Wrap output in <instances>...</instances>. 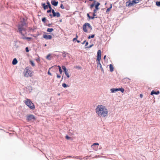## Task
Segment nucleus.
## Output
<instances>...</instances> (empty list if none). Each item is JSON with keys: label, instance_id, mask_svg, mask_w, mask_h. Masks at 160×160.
<instances>
[{"label": "nucleus", "instance_id": "nucleus-30", "mask_svg": "<svg viewBox=\"0 0 160 160\" xmlns=\"http://www.w3.org/2000/svg\"><path fill=\"white\" fill-rule=\"evenodd\" d=\"M29 62H30V64H31V65L32 67H34L35 66V64L34 62L33 61H32V60H30L29 61Z\"/></svg>", "mask_w": 160, "mask_h": 160}, {"label": "nucleus", "instance_id": "nucleus-34", "mask_svg": "<svg viewBox=\"0 0 160 160\" xmlns=\"http://www.w3.org/2000/svg\"><path fill=\"white\" fill-rule=\"evenodd\" d=\"M118 91H121L122 93H123L124 91V89L122 88H118Z\"/></svg>", "mask_w": 160, "mask_h": 160}, {"label": "nucleus", "instance_id": "nucleus-8", "mask_svg": "<svg viewBox=\"0 0 160 160\" xmlns=\"http://www.w3.org/2000/svg\"><path fill=\"white\" fill-rule=\"evenodd\" d=\"M101 56V51L100 50H98V51L97 55V60L98 61V62H100V60Z\"/></svg>", "mask_w": 160, "mask_h": 160}, {"label": "nucleus", "instance_id": "nucleus-47", "mask_svg": "<svg viewBox=\"0 0 160 160\" xmlns=\"http://www.w3.org/2000/svg\"><path fill=\"white\" fill-rule=\"evenodd\" d=\"M95 18H97V17H95V16H93L92 17H90V19H93Z\"/></svg>", "mask_w": 160, "mask_h": 160}, {"label": "nucleus", "instance_id": "nucleus-39", "mask_svg": "<svg viewBox=\"0 0 160 160\" xmlns=\"http://www.w3.org/2000/svg\"><path fill=\"white\" fill-rule=\"evenodd\" d=\"M25 49L26 52H28L29 51L28 47H26Z\"/></svg>", "mask_w": 160, "mask_h": 160}, {"label": "nucleus", "instance_id": "nucleus-25", "mask_svg": "<svg viewBox=\"0 0 160 160\" xmlns=\"http://www.w3.org/2000/svg\"><path fill=\"white\" fill-rule=\"evenodd\" d=\"M42 21L44 23H45L47 21L49 22L48 20H47L45 17H44L42 18Z\"/></svg>", "mask_w": 160, "mask_h": 160}, {"label": "nucleus", "instance_id": "nucleus-59", "mask_svg": "<svg viewBox=\"0 0 160 160\" xmlns=\"http://www.w3.org/2000/svg\"><path fill=\"white\" fill-rule=\"evenodd\" d=\"M76 41H77V42L78 43H80V40H78L77 39V40H76Z\"/></svg>", "mask_w": 160, "mask_h": 160}, {"label": "nucleus", "instance_id": "nucleus-36", "mask_svg": "<svg viewBox=\"0 0 160 160\" xmlns=\"http://www.w3.org/2000/svg\"><path fill=\"white\" fill-rule=\"evenodd\" d=\"M156 3L157 6L160 7V1H157Z\"/></svg>", "mask_w": 160, "mask_h": 160}, {"label": "nucleus", "instance_id": "nucleus-62", "mask_svg": "<svg viewBox=\"0 0 160 160\" xmlns=\"http://www.w3.org/2000/svg\"><path fill=\"white\" fill-rule=\"evenodd\" d=\"M15 46H16V48H18V45H15Z\"/></svg>", "mask_w": 160, "mask_h": 160}, {"label": "nucleus", "instance_id": "nucleus-16", "mask_svg": "<svg viewBox=\"0 0 160 160\" xmlns=\"http://www.w3.org/2000/svg\"><path fill=\"white\" fill-rule=\"evenodd\" d=\"M54 17H57V18L59 17L60 16V13L58 12H55L53 14Z\"/></svg>", "mask_w": 160, "mask_h": 160}, {"label": "nucleus", "instance_id": "nucleus-58", "mask_svg": "<svg viewBox=\"0 0 160 160\" xmlns=\"http://www.w3.org/2000/svg\"><path fill=\"white\" fill-rule=\"evenodd\" d=\"M143 96V95H142V94H140V97L141 98H142Z\"/></svg>", "mask_w": 160, "mask_h": 160}, {"label": "nucleus", "instance_id": "nucleus-10", "mask_svg": "<svg viewBox=\"0 0 160 160\" xmlns=\"http://www.w3.org/2000/svg\"><path fill=\"white\" fill-rule=\"evenodd\" d=\"M24 102L25 104L28 106L29 105H30V103L32 102L30 99L28 98H27L26 100H24Z\"/></svg>", "mask_w": 160, "mask_h": 160}, {"label": "nucleus", "instance_id": "nucleus-24", "mask_svg": "<svg viewBox=\"0 0 160 160\" xmlns=\"http://www.w3.org/2000/svg\"><path fill=\"white\" fill-rule=\"evenodd\" d=\"M98 67H99L101 69V71L102 72H104V70L102 67V66L100 63V62H98L97 63Z\"/></svg>", "mask_w": 160, "mask_h": 160}, {"label": "nucleus", "instance_id": "nucleus-32", "mask_svg": "<svg viewBox=\"0 0 160 160\" xmlns=\"http://www.w3.org/2000/svg\"><path fill=\"white\" fill-rule=\"evenodd\" d=\"M46 4H47V5L48 6V7H50V6H51V5L50 4V2L48 1V0H47L46 2Z\"/></svg>", "mask_w": 160, "mask_h": 160}, {"label": "nucleus", "instance_id": "nucleus-45", "mask_svg": "<svg viewBox=\"0 0 160 160\" xmlns=\"http://www.w3.org/2000/svg\"><path fill=\"white\" fill-rule=\"evenodd\" d=\"M57 74V77L58 78H60L61 77V75H59L58 73H56Z\"/></svg>", "mask_w": 160, "mask_h": 160}, {"label": "nucleus", "instance_id": "nucleus-61", "mask_svg": "<svg viewBox=\"0 0 160 160\" xmlns=\"http://www.w3.org/2000/svg\"><path fill=\"white\" fill-rule=\"evenodd\" d=\"M106 55H105L104 56V57H103V59L104 60H105V58H106Z\"/></svg>", "mask_w": 160, "mask_h": 160}, {"label": "nucleus", "instance_id": "nucleus-5", "mask_svg": "<svg viewBox=\"0 0 160 160\" xmlns=\"http://www.w3.org/2000/svg\"><path fill=\"white\" fill-rule=\"evenodd\" d=\"M90 28L91 29H92V27L90 24L88 23H86L83 26V29L84 31L86 32H87L88 31L87 28Z\"/></svg>", "mask_w": 160, "mask_h": 160}, {"label": "nucleus", "instance_id": "nucleus-53", "mask_svg": "<svg viewBox=\"0 0 160 160\" xmlns=\"http://www.w3.org/2000/svg\"><path fill=\"white\" fill-rule=\"evenodd\" d=\"M51 12L52 13V14H53L54 12H55L54 10L52 9L51 11Z\"/></svg>", "mask_w": 160, "mask_h": 160}, {"label": "nucleus", "instance_id": "nucleus-60", "mask_svg": "<svg viewBox=\"0 0 160 160\" xmlns=\"http://www.w3.org/2000/svg\"><path fill=\"white\" fill-rule=\"evenodd\" d=\"M88 44V42H86V43L85 44V46H86Z\"/></svg>", "mask_w": 160, "mask_h": 160}, {"label": "nucleus", "instance_id": "nucleus-63", "mask_svg": "<svg viewBox=\"0 0 160 160\" xmlns=\"http://www.w3.org/2000/svg\"><path fill=\"white\" fill-rule=\"evenodd\" d=\"M92 45H93L92 44V45H91L90 46H89V47H88V48H90L91 47H92Z\"/></svg>", "mask_w": 160, "mask_h": 160}, {"label": "nucleus", "instance_id": "nucleus-51", "mask_svg": "<svg viewBox=\"0 0 160 160\" xmlns=\"http://www.w3.org/2000/svg\"><path fill=\"white\" fill-rule=\"evenodd\" d=\"M76 68H78V69H80V66H75Z\"/></svg>", "mask_w": 160, "mask_h": 160}, {"label": "nucleus", "instance_id": "nucleus-15", "mask_svg": "<svg viewBox=\"0 0 160 160\" xmlns=\"http://www.w3.org/2000/svg\"><path fill=\"white\" fill-rule=\"evenodd\" d=\"M21 38L22 39H27L28 41H30L32 39V37H25V35L24 36H22V37Z\"/></svg>", "mask_w": 160, "mask_h": 160}, {"label": "nucleus", "instance_id": "nucleus-2", "mask_svg": "<svg viewBox=\"0 0 160 160\" xmlns=\"http://www.w3.org/2000/svg\"><path fill=\"white\" fill-rule=\"evenodd\" d=\"M27 121L29 122L30 121H35L37 119V118L34 115L32 114H28L26 116Z\"/></svg>", "mask_w": 160, "mask_h": 160}, {"label": "nucleus", "instance_id": "nucleus-13", "mask_svg": "<svg viewBox=\"0 0 160 160\" xmlns=\"http://www.w3.org/2000/svg\"><path fill=\"white\" fill-rule=\"evenodd\" d=\"M51 4L55 7L58 6V2L56 1L55 0H52L51 1Z\"/></svg>", "mask_w": 160, "mask_h": 160}, {"label": "nucleus", "instance_id": "nucleus-40", "mask_svg": "<svg viewBox=\"0 0 160 160\" xmlns=\"http://www.w3.org/2000/svg\"><path fill=\"white\" fill-rule=\"evenodd\" d=\"M40 35V34L38 32V33L37 34H36V36L32 35H31L33 36V37L35 38H36L37 37L39 36Z\"/></svg>", "mask_w": 160, "mask_h": 160}, {"label": "nucleus", "instance_id": "nucleus-26", "mask_svg": "<svg viewBox=\"0 0 160 160\" xmlns=\"http://www.w3.org/2000/svg\"><path fill=\"white\" fill-rule=\"evenodd\" d=\"M51 54H48L46 56V58L48 60H51Z\"/></svg>", "mask_w": 160, "mask_h": 160}, {"label": "nucleus", "instance_id": "nucleus-29", "mask_svg": "<svg viewBox=\"0 0 160 160\" xmlns=\"http://www.w3.org/2000/svg\"><path fill=\"white\" fill-rule=\"evenodd\" d=\"M109 68L110 72H112L113 71V68L112 64H110L109 65Z\"/></svg>", "mask_w": 160, "mask_h": 160}, {"label": "nucleus", "instance_id": "nucleus-9", "mask_svg": "<svg viewBox=\"0 0 160 160\" xmlns=\"http://www.w3.org/2000/svg\"><path fill=\"white\" fill-rule=\"evenodd\" d=\"M42 38L46 40H51L52 38L51 35L44 34L43 35Z\"/></svg>", "mask_w": 160, "mask_h": 160}, {"label": "nucleus", "instance_id": "nucleus-21", "mask_svg": "<svg viewBox=\"0 0 160 160\" xmlns=\"http://www.w3.org/2000/svg\"><path fill=\"white\" fill-rule=\"evenodd\" d=\"M95 4V9L97 10H98L99 9L98 6L100 5V4L99 2H96Z\"/></svg>", "mask_w": 160, "mask_h": 160}, {"label": "nucleus", "instance_id": "nucleus-52", "mask_svg": "<svg viewBox=\"0 0 160 160\" xmlns=\"http://www.w3.org/2000/svg\"><path fill=\"white\" fill-rule=\"evenodd\" d=\"M87 16L88 18L90 20V18L91 16L89 15V13H87Z\"/></svg>", "mask_w": 160, "mask_h": 160}, {"label": "nucleus", "instance_id": "nucleus-41", "mask_svg": "<svg viewBox=\"0 0 160 160\" xmlns=\"http://www.w3.org/2000/svg\"><path fill=\"white\" fill-rule=\"evenodd\" d=\"M38 58H37L36 59V61L37 62H40V59L39 57V56H38Z\"/></svg>", "mask_w": 160, "mask_h": 160}, {"label": "nucleus", "instance_id": "nucleus-6", "mask_svg": "<svg viewBox=\"0 0 160 160\" xmlns=\"http://www.w3.org/2000/svg\"><path fill=\"white\" fill-rule=\"evenodd\" d=\"M26 71L25 70L24 71V75L25 77H28L29 76L30 77H31L32 76V71H30L28 69V67H27L26 68Z\"/></svg>", "mask_w": 160, "mask_h": 160}, {"label": "nucleus", "instance_id": "nucleus-64", "mask_svg": "<svg viewBox=\"0 0 160 160\" xmlns=\"http://www.w3.org/2000/svg\"><path fill=\"white\" fill-rule=\"evenodd\" d=\"M44 47H46L47 46V44H45L44 45Z\"/></svg>", "mask_w": 160, "mask_h": 160}, {"label": "nucleus", "instance_id": "nucleus-1", "mask_svg": "<svg viewBox=\"0 0 160 160\" xmlns=\"http://www.w3.org/2000/svg\"><path fill=\"white\" fill-rule=\"evenodd\" d=\"M96 112L98 116L105 118L108 116V111L105 106L100 105L97 107Z\"/></svg>", "mask_w": 160, "mask_h": 160}, {"label": "nucleus", "instance_id": "nucleus-27", "mask_svg": "<svg viewBox=\"0 0 160 160\" xmlns=\"http://www.w3.org/2000/svg\"><path fill=\"white\" fill-rule=\"evenodd\" d=\"M96 2V0H94L93 2L92 3L90 6V8L92 9L94 6H95V4Z\"/></svg>", "mask_w": 160, "mask_h": 160}, {"label": "nucleus", "instance_id": "nucleus-12", "mask_svg": "<svg viewBox=\"0 0 160 160\" xmlns=\"http://www.w3.org/2000/svg\"><path fill=\"white\" fill-rule=\"evenodd\" d=\"M99 145V144L98 143H93V145H92L91 147L93 148L96 150L98 149V146Z\"/></svg>", "mask_w": 160, "mask_h": 160}, {"label": "nucleus", "instance_id": "nucleus-38", "mask_svg": "<svg viewBox=\"0 0 160 160\" xmlns=\"http://www.w3.org/2000/svg\"><path fill=\"white\" fill-rule=\"evenodd\" d=\"M65 138L67 139V140H69L71 138L68 135H66V136H65Z\"/></svg>", "mask_w": 160, "mask_h": 160}, {"label": "nucleus", "instance_id": "nucleus-22", "mask_svg": "<svg viewBox=\"0 0 160 160\" xmlns=\"http://www.w3.org/2000/svg\"><path fill=\"white\" fill-rule=\"evenodd\" d=\"M160 93L159 91H158L157 92H155L154 90H152L151 92V95H153V94L158 95Z\"/></svg>", "mask_w": 160, "mask_h": 160}, {"label": "nucleus", "instance_id": "nucleus-54", "mask_svg": "<svg viewBox=\"0 0 160 160\" xmlns=\"http://www.w3.org/2000/svg\"><path fill=\"white\" fill-rule=\"evenodd\" d=\"M57 67H58V69H59H59H60V68H61V67H60V66H59V65H58V66H57V67H56V68H55L54 69H57Z\"/></svg>", "mask_w": 160, "mask_h": 160}, {"label": "nucleus", "instance_id": "nucleus-7", "mask_svg": "<svg viewBox=\"0 0 160 160\" xmlns=\"http://www.w3.org/2000/svg\"><path fill=\"white\" fill-rule=\"evenodd\" d=\"M62 68L67 78H69L70 77V75H69L68 73V71L66 67L64 65H62Z\"/></svg>", "mask_w": 160, "mask_h": 160}, {"label": "nucleus", "instance_id": "nucleus-18", "mask_svg": "<svg viewBox=\"0 0 160 160\" xmlns=\"http://www.w3.org/2000/svg\"><path fill=\"white\" fill-rule=\"evenodd\" d=\"M18 61L17 59H16V58H15L14 59H13L12 62V63L13 65H15L18 63Z\"/></svg>", "mask_w": 160, "mask_h": 160}, {"label": "nucleus", "instance_id": "nucleus-3", "mask_svg": "<svg viewBox=\"0 0 160 160\" xmlns=\"http://www.w3.org/2000/svg\"><path fill=\"white\" fill-rule=\"evenodd\" d=\"M25 19L23 18V21H21V23L18 24V30H20V32L21 31V28H23L25 26L26 27L28 26V23H26L25 21Z\"/></svg>", "mask_w": 160, "mask_h": 160}, {"label": "nucleus", "instance_id": "nucleus-17", "mask_svg": "<svg viewBox=\"0 0 160 160\" xmlns=\"http://www.w3.org/2000/svg\"><path fill=\"white\" fill-rule=\"evenodd\" d=\"M41 5L42 6L44 10H46V9L48 8V7L47 5H46V3L45 2L42 3H41Z\"/></svg>", "mask_w": 160, "mask_h": 160}, {"label": "nucleus", "instance_id": "nucleus-37", "mask_svg": "<svg viewBox=\"0 0 160 160\" xmlns=\"http://www.w3.org/2000/svg\"><path fill=\"white\" fill-rule=\"evenodd\" d=\"M94 34H92V35H91H91H89V36L88 37V39H90V38H93L94 37Z\"/></svg>", "mask_w": 160, "mask_h": 160}, {"label": "nucleus", "instance_id": "nucleus-35", "mask_svg": "<svg viewBox=\"0 0 160 160\" xmlns=\"http://www.w3.org/2000/svg\"><path fill=\"white\" fill-rule=\"evenodd\" d=\"M112 8V4H111L110 7L109 8H108L107 9V11H106V12H109L110 11V10Z\"/></svg>", "mask_w": 160, "mask_h": 160}, {"label": "nucleus", "instance_id": "nucleus-19", "mask_svg": "<svg viewBox=\"0 0 160 160\" xmlns=\"http://www.w3.org/2000/svg\"><path fill=\"white\" fill-rule=\"evenodd\" d=\"M57 66H53L49 68V69L48 71V74L50 76H52V73L50 72L49 70L50 69H51L52 68H56Z\"/></svg>", "mask_w": 160, "mask_h": 160}, {"label": "nucleus", "instance_id": "nucleus-20", "mask_svg": "<svg viewBox=\"0 0 160 160\" xmlns=\"http://www.w3.org/2000/svg\"><path fill=\"white\" fill-rule=\"evenodd\" d=\"M19 31V33L22 36H24V34L22 33V31H26V29L25 28H21V31L20 32V30H18Z\"/></svg>", "mask_w": 160, "mask_h": 160}, {"label": "nucleus", "instance_id": "nucleus-56", "mask_svg": "<svg viewBox=\"0 0 160 160\" xmlns=\"http://www.w3.org/2000/svg\"><path fill=\"white\" fill-rule=\"evenodd\" d=\"M48 8H49V10H50L51 11L52 10V9L51 6H50V7H48Z\"/></svg>", "mask_w": 160, "mask_h": 160}, {"label": "nucleus", "instance_id": "nucleus-42", "mask_svg": "<svg viewBox=\"0 0 160 160\" xmlns=\"http://www.w3.org/2000/svg\"><path fill=\"white\" fill-rule=\"evenodd\" d=\"M62 55L64 58H65L66 57V54L65 52L63 53Z\"/></svg>", "mask_w": 160, "mask_h": 160}, {"label": "nucleus", "instance_id": "nucleus-11", "mask_svg": "<svg viewBox=\"0 0 160 160\" xmlns=\"http://www.w3.org/2000/svg\"><path fill=\"white\" fill-rule=\"evenodd\" d=\"M26 90L27 91L29 92V93L32 92V88L31 86H28L26 87Z\"/></svg>", "mask_w": 160, "mask_h": 160}, {"label": "nucleus", "instance_id": "nucleus-57", "mask_svg": "<svg viewBox=\"0 0 160 160\" xmlns=\"http://www.w3.org/2000/svg\"><path fill=\"white\" fill-rule=\"evenodd\" d=\"M75 158H76V159H80V157L79 156H76L75 157Z\"/></svg>", "mask_w": 160, "mask_h": 160}, {"label": "nucleus", "instance_id": "nucleus-46", "mask_svg": "<svg viewBox=\"0 0 160 160\" xmlns=\"http://www.w3.org/2000/svg\"><path fill=\"white\" fill-rule=\"evenodd\" d=\"M52 23H49L48 24H46L45 25L48 26V27H51V26L52 25Z\"/></svg>", "mask_w": 160, "mask_h": 160}, {"label": "nucleus", "instance_id": "nucleus-28", "mask_svg": "<svg viewBox=\"0 0 160 160\" xmlns=\"http://www.w3.org/2000/svg\"><path fill=\"white\" fill-rule=\"evenodd\" d=\"M54 29L52 28H48L47 30V31L49 32H52Z\"/></svg>", "mask_w": 160, "mask_h": 160}, {"label": "nucleus", "instance_id": "nucleus-48", "mask_svg": "<svg viewBox=\"0 0 160 160\" xmlns=\"http://www.w3.org/2000/svg\"><path fill=\"white\" fill-rule=\"evenodd\" d=\"M49 16H50V18H52L54 17V15H53V14H49Z\"/></svg>", "mask_w": 160, "mask_h": 160}, {"label": "nucleus", "instance_id": "nucleus-23", "mask_svg": "<svg viewBox=\"0 0 160 160\" xmlns=\"http://www.w3.org/2000/svg\"><path fill=\"white\" fill-rule=\"evenodd\" d=\"M110 91L112 93H114L118 91V88H111L110 89Z\"/></svg>", "mask_w": 160, "mask_h": 160}, {"label": "nucleus", "instance_id": "nucleus-44", "mask_svg": "<svg viewBox=\"0 0 160 160\" xmlns=\"http://www.w3.org/2000/svg\"><path fill=\"white\" fill-rule=\"evenodd\" d=\"M78 37V36H77V35H76V37L75 38H74L73 39V42H74L75 41H76L77 40V38Z\"/></svg>", "mask_w": 160, "mask_h": 160}, {"label": "nucleus", "instance_id": "nucleus-14", "mask_svg": "<svg viewBox=\"0 0 160 160\" xmlns=\"http://www.w3.org/2000/svg\"><path fill=\"white\" fill-rule=\"evenodd\" d=\"M28 107L31 110H34L35 108V106L33 102L30 103Z\"/></svg>", "mask_w": 160, "mask_h": 160}, {"label": "nucleus", "instance_id": "nucleus-31", "mask_svg": "<svg viewBox=\"0 0 160 160\" xmlns=\"http://www.w3.org/2000/svg\"><path fill=\"white\" fill-rule=\"evenodd\" d=\"M62 87L64 88H67V87H69V86L68 85H67L66 83H63L62 84Z\"/></svg>", "mask_w": 160, "mask_h": 160}, {"label": "nucleus", "instance_id": "nucleus-55", "mask_svg": "<svg viewBox=\"0 0 160 160\" xmlns=\"http://www.w3.org/2000/svg\"><path fill=\"white\" fill-rule=\"evenodd\" d=\"M47 13H51V11L50 10H48L47 11Z\"/></svg>", "mask_w": 160, "mask_h": 160}, {"label": "nucleus", "instance_id": "nucleus-50", "mask_svg": "<svg viewBox=\"0 0 160 160\" xmlns=\"http://www.w3.org/2000/svg\"><path fill=\"white\" fill-rule=\"evenodd\" d=\"M34 29H33L32 28H29V31H34Z\"/></svg>", "mask_w": 160, "mask_h": 160}, {"label": "nucleus", "instance_id": "nucleus-43", "mask_svg": "<svg viewBox=\"0 0 160 160\" xmlns=\"http://www.w3.org/2000/svg\"><path fill=\"white\" fill-rule=\"evenodd\" d=\"M60 7L62 9H63L64 8V6H63V5L62 4H61V5H60Z\"/></svg>", "mask_w": 160, "mask_h": 160}, {"label": "nucleus", "instance_id": "nucleus-49", "mask_svg": "<svg viewBox=\"0 0 160 160\" xmlns=\"http://www.w3.org/2000/svg\"><path fill=\"white\" fill-rule=\"evenodd\" d=\"M59 72L60 74H62V68H60V69H59Z\"/></svg>", "mask_w": 160, "mask_h": 160}, {"label": "nucleus", "instance_id": "nucleus-4", "mask_svg": "<svg viewBox=\"0 0 160 160\" xmlns=\"http://www.w3.org/2000/svg\"><path fill=\"white\" fill-rule=\"evenodd\" d=\"M141 0H129L126 2V6H131L134 3L136 4L139 2Z\"/></svg>", "mask_w": 160, "mask_h": 160}, {"label": "nucleus", "instance_id": "nucleus-33", "mask_svg": "<svg viewBox=\"0 0 160 160\" xmlns=\"http://www.w3.org/2000/svg\"><path fill=\"white\" fill-rule=\"evenodd\" d=\"M97 10L94 9L93 10V12L92 15L94 16H96V13L97 12Z\"/></svg>", "mask_w": 160, "mask_h": 160}]
</instances>
